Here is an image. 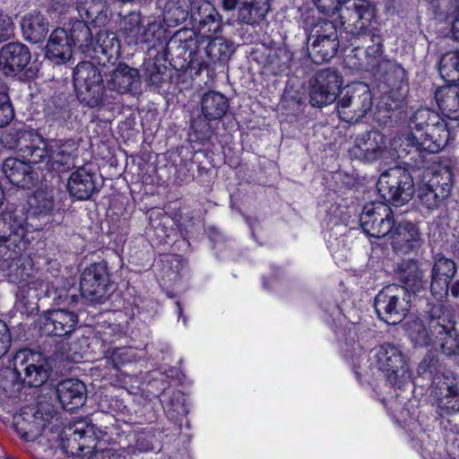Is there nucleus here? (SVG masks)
Here are the masks:
<instances>
[{"instance_id":"f257e3e1","label":"nucleus","mask_w":459,"mask_h":459,"mask_svg":"<svg viewBox=\"0 0 459 459\" xmlns=\"http://www.w3.org/2000/svg\"><path fill=\"white\" fill-rule=\"evenodd\" d=\"M407 141L416 152L437 153L447 143L449 132L439 114L428 108H418L409 118Z\"/></svg>"},{"instance_id":"f03ea898","label":"nucleus","mask_w":459,"mask_h":459,"mask_svg":"<svg viewBox=\"0 0 459 459\" xmlns=\"http://www.w3.org/2000/svg\"><path fill=\"white\" fill-rule=\"evenodd\" d=\"M3 377V389L11 396L22 384L30 387L42 385L48 378V367L41 353L21 350L13 356V368L4 370Z\"/></svg>"},{"instance_id":"7ed1b4c3","label":"nucleus","mask_w":459,"mask_h":459,"mask_svg":"<svg viewBox=\"0 0 459 459\" xmlns=\"http://www.w3.org/2000/svg\"><path fill=\"white\" fill-rule=\"evenodd\" d=\"M60 412L48 403H39L36 406L23 408L14 417V427L18 435L27 442L45 438L48 441L51 430L59 426Z\"/></svg>"},{"instance_id":"20e7f679","label":"nucleus","mask_w":459,"mask_h":459,"mask_svg":"<svg viewBox=\"0 0 459 459\" xmlns=\"http://www.w3.org/2000/svg\"><path fill=\"white\" fill-rule=\"evenodd\" d=\"M303 26L307 33L308 56L315 64L329 62L340 48L335 23L328 19L307 15Z\"/></svg>"},{"instance_id":"39448f33","label":"nucleus","mask_w":459,"mask_h":459,"mask_svg":"<svg viewBox=\"0 0 459 459\" xmlns=\"http://www.w3.org/2000/svg\"><path fill=\"white\" fill-rule=\"evenodd\" d=\"M23 212L8 210L0 214V271L10 269L26 248Z\"/></svg>"},{"instance_id":"423d86ee","label":"nucleus","mask_w":459,"mask_h":459,"mask_svg":"<svg viewBox=\"0 0 459 459\" xmlns=\"http://www.w3.org/2000/svg\"><path fill=\"white\" fill-rule=\"evenodd\" d=\"M198 34L191 30L177 31L168 41L156 58L169 62L178 71L195 70L200 74Z\"/></svg>"},{"instance_id":"0eeeda50","label":"nucleus","mask_w":459,"mask_h":459,"mask_svg":"<svg viewBox=\"0 0 459 459\" xmlns=\"http://www.w3.org/2000/svg\"><path fill=\"white\" fill-rule=\"evenodd\" d=\"M427 324L436 346L447 357H455L459 365V333L452 310L443 304H429Z\"/></svg>"},{"instance_id":"6e6552de","label":"nucleus","mask_w":459,"mask_h":459,"mask_svg":"<svg viewBox=\"0 0 459 459\" xmlns=\"http://www.w3.org/2000/svg\"><path fill=\"white\" fill-rule=\"evenodd\" d=\"M341 27L350 35V46L358 49V39L370 30L369 25L374 17V9L366 0H345L337 9Z\"/></svg>"},{"instance_id":"1a4fd4ad","label":"nucleus","mask_w":459,"mask_h":459,"mask_svg":"<svg viewBox=\"0 0 459 459\" xmlns=\"http://www.w3.org/2000/svg\"><path fill=\"white\" fill-rule=\"evenodd\" d=\"M373 105V96L365 82H353L342 88L336 101L339 117L347 123H357L362 119Z\"/></svg>"},{"instance_id":"9d476101","label":"nucleus","mask_w":459,"mask_h":459,"mask_svg":"<svg viewBox=\"0 0 459 459\" xmlns=\"http://www.w3.org/2000/svg\"><path fill=\"white\" fill-rule=\"evenodd\" d=\"M59 426L51 430L48 437L50 446H58L68 456H80L85 448H92L95 446V433L93 426L87 425L78 428L75 425H65L60 416Z\"/></svg>"},{"instance_id":"9b49d317","label":"nucleus","mask_w":459,"mask_h":459,"mask_svg":"<svg viewBox=\"0 0 459 459\" xmlns=\"http://www.w3.org/2000/svg\"><path fill=\"white\" fill-rule=\"evenodd\" d=\"M411 293L399 284L383 288L376 296L374 307L378 317L388 325L401 323L411 309Z\"/></svg>"},{"instance_id":"f8f14e48","label":"nucleus","mask_w":459,"mask_h":459,"mask_svg":"<svg viewBox=\"0 0 459 459\" xmlns=\"http://www.w3.org/2000/svg\"><path fill=\"white\" fill-rule=\"evenodd\" d=\"M73 78L77 98L82 103L90 108L105 104L102 74L91 62L77 64Z\"/></svg>"},{"instance_id":"ddd939ff","label":"nucleus","mask_w":459,"mask_h":459,"mask_svg":"<svg viewBox=\"0 0 459 459\" xmlns=\"http://www.w3.org/2000/svg\"><path fill=\"white\" fill-rule=\"evenodd\" d=\"M382 199L396 206L408 203L414 195V182L411 172L402 167H394L383 172L377 183Z\"/></svg>"},{"instance_id":"4468645a","label":"nucleus","mask_w":459,"mask_h":459,"mask_svg":"<svg viewBox=\"0 0 459 459\" xmlns=\"http://www.w3.org/2000/svg\"><path fill=\"white\" fill-rule=\"evenodd\" d=\"M452 186L453 173L449 168L426 170L418 189L421 205L431 211L439 208L450 195Z\"/></svg>"},{"instance_id":"2eb2a0df","label":"nucleus","mask_w":459,"mask_h":459,"mask_svg":"<svg viewBox=\"0 0 459 459\" xmlns=\"http://www.w3.org/2000/svg\"><path fill=\"white\" fill-rule=\"evenodd\" d=\"M373 351L377 368L385 373L392 385L401 388L410 380L409 363L400 347L385 342Z\"/></svg>"},{"instance_id":"dca6fc26","label":"nucleus","mask_w":459,"mask_h":459,"mask_svg":"<svg viewBox=\"0 0 459 459\" xmlns=\"http://www.w3.org/2000/svg\"><path fill=\"white\" fill-rule=\"evenodd\" d=\"M343 79L335 68H324L316 73L310 82L309 103L322 108L337 101Z\"/></svg>"},{"instance_id":"f3484780","label":"nucleus","mask_w":459,"mask_h":459,"mask_svg":"<svg viewBox=\"0 0 459 459\" xmlns=\"http://www.w3.org/2000/svg\"><path fill=\"white\" fill-rule=\"evenodd\" d=\"M198 41L200 73L225 65L235 51L234 43L223 37L212 38L198 34Z\"/></svg>"},{"instance_id":"a211bd4d","label":"nucleus","mask_w":459,"mask_h":459,"mask_svg":"<svg viewBox=\"0 0 459 459\" xmlns=\"http://www.w3.org/2000/svg\"><path fill=\"white\" fill-rule=\"evenodd\" d=\"M359 223L368 237L381 238L389 236L394 225L393 211L386 204H368L363 208Z\"/></svg>"},{"instance_id":"6ab92c4d","label":"nucleus","mask_w":459,"mask_h":459,"mask_svg":"<svg viewBox=\"0 0 459 459\" xmlns=\"http://www.w3.org/2000/svg\"><path fill=\"white\" fill-rule=\"evenodd\" d=\"M108 283L107 263L91 264L84 269L81 276V296L91 303H101L107 295Z\"/></svg>"},{"instance_id":"aec40b11","label":"nucleus","mask_w":459,"mask_h":459,"mask_svg":"<svg viewBox=\"0 0 459 459\" xmlns=\"http://www.w3.org/2000/svg\"><path fill=\"white\" fill-rule=\"evenodd\" d=\"M387 153L385 135L377 131L371 130L359 134L353 145L349 149L351 159L364 163H373L383 159Z\"/></svg>"},{"instance_id":"412c9836","label":"nucleus","mask_w":459,"mask_h":459,"mask_svg":"<svg viewBox=\"0 0 459 459\" xmlns=\"http://www.w3.org/2000/svg\"><path fill=\"white\" fill-rule=\"evenodd\" d=\"M434 394L441 416L459 412V383L453 376H437L433 380Z\"/></svg>"},{"instance_id":"4be33fe9","label":"nucleus","mask_w":459,"mask_h":459,"mask_svg":"<svg viewBox=\"0 0 459 459\" xmlns=\"http://www.w3.org/2000/svg\"><path fill=\"white\" fill-rule=\"evenodd\" d=\"M77 323L76 314L65 309H56L41 316L40 332L48 336H66L74 332Z\"/></svg>"},{"instance_id":"5701e85b","label":"nucleus","mask_w":459,"mask_h":459,"mask_svg":"<svg viewBox=\"0 0 459 459\" xmlns=\"http://www.w3.org/2000/svg\"><path fill=\"white\" fill-rule=\"evenodd\" d=\"M389 238L394 251L401 255L417 251L423 242L418 227L410 221L394 225Z\"/></svg>"},{"instance_id":"b1692460","label":"nucleus","mask_w":459,"mask_h":459,"mask_svg":"<svg viewBox=\"0 0 459 459\" xmlns=\"http://www.w3.org/2000/svg\"><path fill=\"white\" fill-rule=\"evenodd\" d=\"M433 259L430 291L437 299H441L448 294L449 281L456 273V265L452 259L440 253L435 255Z\"/></svg>"},{"instance_id":"393cba45","label":"nucleus","mask_w":459,"mask_h":459,"mask_svg":"<svg viewBox=\"0 0 459 459\" xmlns=\"http://www.w3.org/2000/svg\"><path fill=\"white\" fill-rule=\"evenodd\" d=\"M29 48L21 42H9L0 50V70L5 75H16L30 64Z\"/></svg>"},{"instance_id":"a878e982","label":"nucleus","mask_w":459,"mask_h":459,"mask_svg":"<svg viewBox=\"0 0 459 459\" xmlns=\"http://www.w3.org/2000/svg\"><path fill=\"white\" fill-rule=\"evenodd\" d=\"M97 176L85 167H80L69 177L67 190L71 196L80 201H86L100 192Z\"/></svg>"},{"instance_id":"bb28decb","label":"nucleus","mask_w":459,"mask_h":459,"mask_svg":"<svg viewBox=\"0 0 459 459\" xmlns=\"http://www.w3.org/2000/svg\"><path fill=\"white\" fill-rule=\"evenodd\" d=\"M108 72H104L108 87L119 93L131 92L140 84V73L137 68L120 62L112 65Z\"/></svg>"},{"instance_id":"cd10ccee","label":"nucleus","mask_w":459,"mask_h":459,"mask_svg":"<svg viewBox=\"0 0 459 459\" xmlns=\"http://www.w3.org/2000/svg\"><path fill=\"white\" fill-rule=\"evenodd\" d=\"M49 151L48 169L64 172L74 166V159L77 157L78 144L73 139L52 140L49 142Z\"/></svg>"},{"instance_id":"c85d7f7f","label":"nucleus","mask_w":459,"mask_h":459,"mask_svg":"<svg viewBox=\"0 0 459 459\" xmlns=\"http://www.w3.org/2000/svg\"><path fill=\"white\" fill-rule=\"evenodd\" d=\"M56 393L63 408L69 411L81 408L87 398L86 386L77 378L60 381L56 385Z\"/></svg>"},{"instance_id":"c756f323","label":"nucleus","mask_w":459,"mask_h":459,"mask_svg":"<svg viewBox=\"0 0 459 459\" xmlns=\"http://www.w3.org/2000/svg\"><path fill=\"white\" fill-rule=\"evenodd\" d=\"M93 48L94 55L91 58L95 59L102 66L107 64L114 65L121 55L120 41L113 31H99Z\"/></svg>"},{"instance_id":"7c9ffc66","label":"nucleus","mask_w":459,"mask_h":459,"mask_svg":"<svg viewBox=\"0 0 459 459\" xmlns=\"http://www.w3.org/2000/svg\"><path fill=\"white\" fill-rule=\"evenodd\" d=\"M73 56V45L68 32L63 28L54 30L46 46V57L56 65H64Z\"/></svg>"},{"instance_id":"2f4dec72","label":"nucleus","mask_w":459,"mask_h":459,"mask_svg":"<svg viewBox=\"0 0 459 459\" xmlns=\"http://www.w3.org/2000/svg\"><path fill=\"white\" fill-rule=\"evenodd\" d=\"M394 273L397 280L403 284L401 286L406 288L409 292L417 293L426 287L424 272L415 259H404L397 264Z\"/></svg>"},{"instance_id":"473e14b6","label":"nucleus","mask_w":459,"mask_h":459,"mask_svg":"<svg viewBox=\"0 0 459 459\" xmlns=\"http://www.w3.org/2000/svg\"><path fill=\"white\" fill-rule=\"evenodd\" d=\"M2 170L9 182L18 187L30 188L37 180L30 166L16 158H7L3 163Z\"/></svg>"},{"instance_id":"72a5a7b5","label":"nucleus","mask_w":459,"mask_h":459,"mask_svg":"<svg viewBox=\"0 0 459 459\" xmlns=\"http://www.w3.org/2000/svg\"><path fill=\"white\" fill-rule=\"evenodd\" d=\"M29 204V214L26 218L23 216L24 223L31 218H46L53 215L58 209L52 189H38L30 197Z\"/></svg>"},{"instance_id":"f704fd0d","label":"nucleus","mask_w":459,"mask_h":459,"mask_svg":"<svg viewBox=\"0 0 459 459\" xmlns=\"http://www.w3.org/2000/svg\"><path fill=\"white\" fill-rule=\"evenodd\" d=\"M22 36L31 43L42 42L49 30V22L39 12L26 13L21 22Z\"/></svg>"},{"instance_id":"c9c22d12","label":"nucleus","mask_w":459,"mask_h":459,"mask_svg":"<svg viewBox=\"0 0 459 459\" xmlns=\"http://www.w3.org/2000/svg\"><path fill=\"white\" fill-rule=\"evenodd\" d=\"M256 53L259 55L256 56L258 62L264 67L268 68L273 74H280L290 69L291 56L284 48H263L262 50H257Z\"/></svg>"},{"instance_id":"e433bc0d","label":"nucleus","mask_w":459,"mask_h":459,"mask_svg":"<svg viewBox=\"0 0 459 459\" xmlns=\"http://www.w3.org/2000/svg\"><path fill=\"white\" fill-rule=\"evenodd\" d=\"M374 71L388 89L408 86L405 69L394 60L382 59Z\"/></svg>"},{"instance_id":"4c0bfd02","label":"nucleus","mask_w":459,"mask_h":459,"mask_svg":"<svg viewBox=\"0 0 459 459\" xmlns=\"http://www.w3.org/2000/svg\"><path fill=\"white\" fill-rule=\"evenodd\" d=\"M76 10L83 22L96 28L105 26L109 21V7L103 0L91 1L86 4L78 2Z\"/></svg>"},{"instance_id":"58836bf2","label":"nucleus","mask_w":459,"mask_h":459,"mask_svg":"<svg viewBox=\"0 0 459 459\" xmlns=\"http://www.w3.org/2000/svg\"><path fill=\"white\" fill-rule=\"evenodd\" d=\"M358 44H359L360 47L357 50L365 48L367 65L370 66L372 70L377 67L382 59H385L383 57V39L377 31L368 30L358 39ZM352 50H355L354 48Z\"/></svg>"},{"instance_id":"ea45409f","label":"nucleus","mask_w":459,"mask_h":459,"mask_svg":"<svg viewBox=\"0 0 459 459\" xmlns=\"http://www.w3.org/2000/svg\"><path fill=\"white\" fill-rule=\"evenodd\" d=\"M438 108L450 119L459 120V84H447L435 91Z\"/></svg>"},{"instance_id":"a19ab883","label":"nucleus","mask_w":459,"mask_h":459,"mask_svg":"<svg viewBox=\"0 0 459 459\" xmlns=\"http://www.w3.org/2000/svg\"><path fill=\"white\" fill-rule=\"evenodd\" d=\"M230 109V101L222 93L215 91L205 92L201 100L203 116L210 120L221 119Z\"/></svg>"},{"instance_id":"79ce46f5","label":"nucleus","mask_w":459,"mask_h":459,"mask_svg":"<svg viewBox=\"0 0 459 459\" xmlns=\"http://www.w3.org/2000/svg\"><path fill=\"white\" fill-rule=\"evenodd\" d=\"M68 36L73 47L77 46L78 49L86 57H91L94 55L95 39L85 22L82 20L74 21L71 25Z\"/></svg>"},{"instance_id":"37998d69","label":"nucleus","mask_w":459,"mask_h":459,"mask_svg":"<svg viewBox=\"0 0 459 459\" xmlns=\"http://www.w3.org/2000/svg\"><path fill=\"white\" fill-rule=\"evenodd\" d=\"M270 10L268 0H245L238 10L239 22L255 25L264 19Z\"/></svg>"},{"instance_id":"c03bdc74","label":"nucleus","mask_w":459,"mask_h":459,"mask_svg":"<svg viewBox=\"0 0 459 459\" xmlns=\"http://www.w3.org/2000/svg\"><path fill=\"white\" fill-rule=\"evenodd\" d=\"M22 156L26 162L31 164H39L48 161L50 158L49 143L44 141L41 137L34 135L22 149Z\"/></svg>"},{"instance_id":"a18cd8bd","label":"nucleus","mask_w":459,"mask_h":459,"mask_svg":"<svg viewBox=\"0 0 459 459\" xmlns=\"http://www.w3.org/2000/svg\"><path fill=\"white\" fill-rule=\"evenodd\" d=\"M187 0H169L163 8V20L169 27L186 21L189 10Z\"/></svg>"},{"instance_id":"49530a36","label":"nucleus","mask_w":459,"mask_h":459,"mask_svg":"<svg viewBox=\"0 0 459 459\" xmlns=\"http://www.w3.org/2000/svg\"><path fill=\"white\" fill-rule=\"evenodd\" d=\"M439 74L448 84H455L459 81V52H447L439 61Z\"/></svg>"},{"instance_id":"de8ad7c7","label":"nucleus","mask_w":459,"mask_h":459,"mask_svg":"<svg viewBox=\"0 0 459 459\" xmlns=\"http://www.w3.org/2000/svg\"><path fill=\"white\" fill-rule=\"evenodd\" d=\"M406 331L415 345L424 347L433 344L436 346L435 338L430 333L429 325H426L421 320L416 319L409 322Z\"/></svg>"},{"instance_id":"09e8293b","label":"nucleus","mask_w":459,"mask_h":459,"mask_svg":"<svg viewBox=\"0 0 459 459\" xmlns=\"http://www.w3.org/2000/svg\"><path fill=\"white\" fill-rule=\"evenodd\" d=\"M143 21L140 13L132 12L125 16L122 22V31L128 44L137 45L142 38Z\"/></svg>"},{"instance_id":"8fccbe9b","label":"nucleus","mask_w":459,"mask_h":459,"mask_svg":"<svg viewBox=\"0 0 459 459\" xmlns=\"http://www.w3.org/2000/svg\"><path fill=\"white\" fill-rule=\"evenodd\" d=\"M33 137L31 131L26 129H10L1 135V143L7 149H17L22 153V147Z\"/></svg>"},{"instance_id":"3c124183","label":"nucleus","mask_w":459,"mask_h":459,"mask_svg":"<svg viewBox=\"0 0 459 459\" xmlns=\"http://www.w3.org/2000/svg\"><path fill=\"white\" fill-rule=\"evenodd\" d=\"M144 77L148 85L154 91L159 90L167 82V66L159 65L155 61L144 63Z\"/></svg>"},{"instance_id":"603ef678","label":"nucleus","mask_w":459,"mask_h":459,"mask_svg":"<svg viewBox=\"0 0 459 459\" xmlns=\"http://www.w3.org/2000/svg\"><path fill=\"white\" fill-rule=\"evenodd\" d=\"M439 368V359L437 355L432 352H429L420 362L418 366V373L420 376L426 377L433 383L436 377L444 375L440 374Z\"/></svg>"},{"instance_id":"864d4df0","label":"nucleus","mask_w":459,"mask_h":459,"mask_svg":"<svg viewBox=\"0 0 459 459\" xmlns=\"http://www.w3.org/2000/svg\"><path fill=\"white\" fill-rule=\"evenodd\" d=\"M141 34L143 39L139 40V44L147 43L152 44V47H156V39L160 41V44L168 41L165 37V30L156 22H148L146 25H143Z\"/></svg>"},{"instance_id":"5fc2aeb1","label":"nucleus","mask_w":459,"mask_h":459,"mask_svg":"<svg viewBox=\"0 0 459 459\" xmlns=\"http://www.w3.org/2000/svg\"><path fill=\"white\" fill-rule=\"evenodd\" d=\"M408 92V86L400 88H389L384 97V103L388 110L402 108L404 105L405 97Z\"/></svg>"},{"instance_id":"6e6d98bb","label":"nucleus","mask_w":459,"mask_h":459,"mask_svg":"<svg viewBox=\"0 0 459 459\" xmlns=\"http://www.w3.org/2000/svg\"><path fill=\"white\" fill-rule=\"evenodd\" d=\"M200 28L205 30L207 32L217 33L221 30V15L212 7L209 8L207 14H205L199 21Z\"/></svg>"},{"instance_id":"4d7b16f0","label":"nucleus","mask_w":459,"mask_h":459,"mask_svg":"<svg viewBox=\"0 0 459 459\" xmlns=\"http://www.w3.org/2000/svg\"><path fill=\"white\" fill-rule=\"evenodd\" d=\"M14 117V109L6 92L0 93V127L7 126Z\"/></svg>"},{"instance_id":"13d9d810","label":"nucleus","mask_w":459,"mask_h":459,"mask_svg":"<svg viewBox=\"0 0 459 459\" xmlns=\"http://www.w3.org/2000/svg\"><path fill=\"white\" fill-rule=\"evenodd\" d=\"M185 399L184 394L181 391L177 390L173 391L172 394L169 398V401L167 402L166 407L168 409V412L173 411L177 415H185L187 411L185 407Z\"/></svg>"},{"instance_id":"bf43d9fd","label":"nucleus","mask_w":459,"mask_h":459,"mask_svg":"<svg viewBox=\"0 0 459 459\" xmlns=\"http://www.w3.org/2000/svg\"><path fill=\"white\" fill-rule=\"evenodd\" d=\"M431 4L437 13L446 15L459 13V0H432Z\"/></svg>"},{"instance_id":"052dcab7","label":"nucleus","mask_w":459,"mask_h":459,"mask_svg":"<svg viewBox=\"0 0 459 459\" xmlns=\"http://www.w3.org/2000/svg\"><path fill=\"white\" fill-rule=\"evenodd\" d=\"M210 119L205 118L203 114L194 118L191 122L192 129L202 138H208L212 134Z\"/></svg>"},{"instance_id":"680f3d73","label":"nucleus","mask_w":459,"mask_h":459,"mask_svg":"<svg viewBox=\"0 0 459 459\" xmlns=\"http://www.w3.org/2000/svg\"><path fill=\"white\" fill-rule=\"evenodd\" d=\"M14 25L12 17L0 10V43L13 35Z\"/></svg>"},{"instance_id":"e2e57ef3","label":"nucleus","mask_w":459,"mask_h":459,"mask_svg":"<svg viewBox=\"0 0 459 459\" xmlns=\"http://www.w3.org/2000/svg\"><path fill=\"white\" fill-rule=\"evenodd\" d=\"M36 282L30 281L28 285V298H31V299H27L25 295H22L21 302L23 303L25 307H27V309H29L30 312H32L35 308H37V301L39 299V293L36 290Z\"/></svg>"},{"instance_id":"0e129e2a","label":"nucleus","mask_w":459,"mask_h":459,"mask_svg":"<svg viewBox=\"0 0 459 459\" xmlns=\"http://www.w3.org/2000/svg\"><path fill=\"white\" fill-rule=\"evenodd\" d=\"M11 346V335L5 323L0 320V359L5 355Z\"/></svg>"},{"instance_id":"69168bd1","label":"nucleus","mask_w":459,"mask_h":459,"mask_svg":"<svg viewBox=\"0 0 459 459\" xmlns=\"http://www.w3.org/2000/svg\"><path fill=\"white\" fill-rule=\"evenodd\" d=\"M88 459H121V455L111 447L95 449Z\"/></svg>"},{"instance_id":"338daca9","label":"nucleus","mask_w":459,"mask_h":459,"mask_svg":"<svg viewBox=\"0 0 459 459\" xmlns=\"http://www.w3.org/2000/svg\"><path fill=\"white\" fill-rule=\"evenodd\" d=\"M317 9L324 13H334L341 4L340 0H312Z\"/></svg>"},{"instance_id":"774afa93","label":"nucleus","mask_w":459,"mask_h":459,"mask_svg":"<svg viewBox=\"0 0 459 459\" xmlns=\"http://www.w3.org/2000/svg\"><path fill=\"white\" fill-rule=\"evenodd\" d=\"M126 354H127V350H126V349H118L113 352L111 359H112V362L114 363L115 368H117L119 367V365L130 361V358H124V356Z\"/></svg>"}]
</instances>
